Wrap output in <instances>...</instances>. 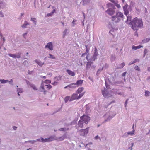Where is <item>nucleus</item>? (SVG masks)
<instances>
[{"label":"nucleus","mask_w":150,"mask_h":150,"mask_svg":"<svg viewBox=\"0 0 150 150\" xmlns=\"http://www.w3.org/2000/svg\"><path fill=\"white\" fill-rule=\"evenodd\" d=\"M139 59H136L135 60L133 61L132 63H134L137 62H139Z\"/></svg>","instance_id":"41"},{"label":"nucleus","mask_w":150,"mask_h":150,"mask_svg":"<svg viewBox=\"0 0 150 150\" xmlns=\"http://www.w3.org/2000/svg\"><path fill=\"white\" fill-rule=\"evenodd\" d=\"M81 120H82L85 124H87L90 120V117L87 115H83L80 117Z\"/></svg>","instance_id":"4"},{"label":"nucleus","mask_w":150,"mask_h":150,"mask_svg":"<svg viewBox=\"0 0 150 150\" xmlns=\"http://www.w3.org/2000/svg\"><path fill=\"white\" fill-rule=\"evenodd\" d=\"M17 127H16L14 126L13 127V128L14 130H16Z\"/></svg>","instance_id":"56"},{"label":"nucleus","mask_w":150,"mask_h":150,"mask_svg":"<svg viewBox=\"0 0 150 150\" xmlns=\"http://www.w3.org/2000/svg\"><path fill=\"white\" fill-rule=\"evenodd\" d=\"M113 31L112 30H110V31H109V33H111V34H112V32Z\"/></svg>","instance_id":"61"},{"label":"nucleus","mask_w":150,"mask_h":150,"mask_svg":"<svg viewBox=\"0 0 150 150\" xmlns=\"http://www.w3.org/2000/svg\"><path fill=\"white\" fill-rule=\"evenodd\" d=\"M19 91V92H18V95L19 96L20 95L19 94V93H22V90L21 89H19L18 90V91Z\"/></svg>","instance_id":"45"},{"label":"nucleus","mask_w":150,"mask_h":150,"mask_svg":"<svg viewBox=\"0 0 150 150\" xmlns=\"http://www.w3.org/2000/svg\"><path fill=\"white\" fill-rule=\"evenodd\" d=\"M52 84L53 85H55L57 84V82H54L52 83Z\"/></svg>","instance_id":"52"},{"label":"nucleus","mask_w":150,"mask_h":150,"mask_svg":"<svg viewBox=\"0 0 150 150\" xmlns=\"http://www.w3.org/2000/svg\"><path fill=\"white\" fill-rule=\"evenodd\" d=\"M99 138V137L98 136H96L95 137V139H98Z\"/></svg>","instance_id":"53"},{"label":"nucleus","mask_w":150,"mask_h":150,"mask_svg":"<svg viewBox=\"0 0 150 150\" xmlns=\"http://www.w3.org/2000/svg\"><path fill=\"white\" fill-rule=\"evenodd\" d=\"M115 8H113V9L109 8L106 12L107 13L110 15H112L115 13Z\"/></svg>","instance_id":"7"},{"label":"nucleus","mask_w":150,"mask_h":150,"mask_svg":"<svg viewBox=\"0 0 150 150\" xmlns=\"http://www.w3.org/2000/svg\"><path fill=\"white\" fill-rule=\"evenodd\" d=\"M29 25V24L28 23L27 21H25V23L22 26L23 28H25L26 27V26L27 25Z\"/></svg>","instance_id":"28"},{"label":"nucleus","mask_w":150,"mask_h":150,"mask_svg":"<svg viewBox=\"0 0 150 150\" xmlns=\"http://www.w3.org/2000/svg\"><path fill=\"white\" fill-rule=\"evenodd\" d=\"M31 20L34 22L35 24H36V22L35 21L36 19L35 18H31Z\"/></svg>","instance_id":"36"},{"label":"nucleus","mask_w":150,"mask_h":150,"mask_svg":"<svg viewBox=\"0 0 150 150\" xmlns=\"http://www.w3.org/2000/svg\"><path fill=\"white\" fill-rule=\"evenodd\" d=\"M41 88L42 89V90H44L45 88H44V86L42 84L41 86Z\"/></svg>","instance_id":"48"},{"label":"nucleus","mask_w":150,"mask_h":150,"mask_svg":"<svg viewBox=\"0 0 150 150\" xmlns=\"http://www.w3.org/2000/svg\"><path fill=\"white\" fill-rule=\"evenodd\" d=\"M150 40V39L146 38L145 40H143L142 41L143 42H148Z\"/></svg>","instance_id":"38"},{"label":"nucleus","mask_w":150,"mask_h":150,"mask_svg":"<svg viewBox=\"0 0 150 150\" xmlns=\"http://www.w3.org/2000/svg\"><path fill=\"white\" fill-rule=\"evenodd\" d=\"M134 69L137 71H140V69L139 67L137 65L135 66L134 67Z\"/></svg>","instance_id":"29"},{"label":"nucleus","mask_w":150,"mask_h":150,"mask_svg":"<svg viewBox=\"0 0 150 150\" xmlns=\"http://www.w3.org/2000/svg\"><path fill=\"white\" fill-rule=\"evenodd\" d=\"M31 87L33 88V89L35 90H37V89L36 87V86L34 85H32L31 86Z\"/></svg>","instance_id":"30"},{"label":"nucleus","mask_w":150,"mask_h":150,"mask_svg":"<svg viewBox=\"0 0 150 150\" xmlns=\"http://www.w3.org/2000/svg\"><path fill=\"white\" fill-rule=\"evenodd\" d=\"M128 7V5H126L125 6H124L123 7V9L124 10L125 9H127V8Z\"/></svg>","instance_id":"42"},{"label":"nucleus","mask_w":150,"mask_h":150,"mask_svg":"<svg viewBox=\"0 0 150 150\" xmlns=\"http://www.w3.org/2000/svg\"><path fill=\"white\" fill-rule=\"evenodd\" d=\"M95 53H96V52H97V50L96 47L95 48Z\"/></svg>","instance_id":"57"},{"label":"nucleus","mask_w":150,"mask_h":150,"mask_svg":"<svg viewBox=\"0 0 150 150\" xmlns=\"http://www.w3.org/2000/svg\"><path fill=\"white\" fill-rule=\"evenodd\" d=\"M71 99V97L69 96H66L64 98L65 103H66L68 101H71L70 100Z\"/></svg>","instance_id":"19"},{"label":"nucleus","mask_w":150,"mask_h":150,"mask_svg":"<svg viewBox=\"0 0 150 150\" xmlns=\"http://www.w3.org/2000/svg\"><path fill=\"white\" fill-rule=\"evenodd\" d=\"M84 123L81 120H80L78 122V127L81 128H82L83 127V124Z\"/></svg>","instance_id":"10"},{"label":"nucleus","mask_w":150,"mask_h":150,"mask_svg":"<svg viewBox=\"0 0 150 150\" xmlns=\"http://www.w3.org/2000/svg\"><path fill=\"white\" fill-rule=\"evenodd\" d=\"M53 14H51V12L50 13H48V14H47V16H51Z\"/></svg>","instance_id":"50"},{"label":"nucleus","mask_w":150,"mask_h":150,"mask_svg":"<svg viewBox=\"0 0 150 150\" xmlns=\"http://www.w3.org/2000/svg\"><path fill=\"white\" fill-rule=\"evenodd\" d=\"M8 81L9 82V83H10V82H12V83L13 82V80H12V79H11V81Z\"/></svg>","instance_id":"62"},{"label":"nucleus","mask_w":150,"mask_h":150,"mask_svg":"<svg viewBox=\"0 0 150 150\" xmlns=\"http://www.w3.org/2000/svg\"><path fill=\"white\" fill-rule=\"evenodd\" d=\"M126 72H125L122 74V76H125Z\"/></svg>","instance_id":"54"},{"label":"nucleus","mask_w":150,"mask_h":150,"mask_svg":"<svg viewBox=\"0 0 150 150\" xmlns=\"http://www.w3.org/2000/svg\"><path fill=\"white\" fill-rule=\"evenodd\" d=\"M46 91H44V94H46Z\"/></svg>","instance_id":"63"},{"label":"nucleus","mask_w":150,"mask_h":150,"mask_svg":"<svg viewBox=\"0 0 150 150\" xmlns=\"http://www.w3.org/2000/svg\"><path fill=\"white\" fill-rule=\"evenodd\" d=\"M42 141L43 142H48V138L44 139L43 138H41Z\"/></svg>","instance_id":"23"},{"label":"nucleus","mask_w":150,"mask_h":150,"mask_svg":"<svg viewBox=\"0 0 150 150\" xmlns=\"http://www.w3.org/2000/svg\"><path fill=\"white\" fill-rule=\"evenodd\" d=\"M8 55L10 56V57H13L16 58V55L14 54H8Z\"/></svg>","instance_id":"32"},{"label":"nucleus","mask_w":150,"mask_h":150,"mask_svg":"<svg viewBox=\"0 0 150 150\" xmlns=\"http://www.w3.org/2000/svg\"><path fill=\"white\" fill-rule=\"evenodd\" d=\"M84 90V88L83 87H80L76 91V93L77 94H81Z\"/></svg>","instance_id":"12"},{"label":"nucleus","mask_w":150,"mask_h":150,"mask_svg":"<svg viewBox=\"0 0 150 150\" xmlns=\"http://www.w3.org/2000/svg\"><path fill=\"white\" fill-rule=\"evenodd\" d=\"M131 148H130V147H129V149H130L131 150H132V147H133V145H134V143H132L131 144Z\"/></svg>","instance_id":"44"},{"label":"nucleus","mask_w":150,"mask_h":150,"mask_svg":"<svg viewBox=\"0 0 150 150\" xmlns=\"http://www.w3.org/2000/svg\"><path fill=\"white\" fill-rule=\"evenodd\" d=\"M66 137L65 136H62L61 137H60L59 138H57L56 137L55 139V140H59V141H62L64 140L65 139V138Z\"/></svg>","instance_id":"16"},{"label":"nucleus","mask_w":150,"mask_h":150,"mask_svg":"<svg viewBox=\"0 0 150 150\" xmlns=\"http://www.w3.org/2000/svg\"><path fill=\"white\" fill-rule=\"evenodd\" d=\"M128 100V99H127L126 100V101L125 102V107H126V106L127 105Z\"/></svg>","instance_id":"43"},{"label":"nucleus","mask_w":150,"mask_h":150,"mask_svg":"<svg viewBox=\"0 0 150 150\" xmlns=\"http://www.w3.org/2000/svg\"><path fill=\"white\" fill-rule=\"evenodd\" d=\"M44 82L45 83L47 84L50 83L51 82L50 80H46L44 81Z\"/></svg>","instance_id":"34"},{"label":"nucleus","mask_w":150,"mask_h":150,"mask_svg":"<svg viewBox=\"0 0 150 150\" xmlns=\"http://www.w3.org/2000/svg\"><path fill=\"white\" fill-rule=\"evenodd\" d=\"M75 22V20L74 19L73 21V22H72V23L73 24H74V22Z\"/></svg>","instance_id":"60"},{"label":"nucleus","mask_w":150,"mask_h":150,"mask_svg":"<svg viewBox=\"0 0 150 150\" xmlns=\"http://www.w3.org/2000/svg\"><path fill=\"white\" fill-rule=\"evenodd\" d=\"M55 12V9H54L51 12V14H53Z\"/></svg>","instance_id":"51"},{"label":"nucleus","mask_w":150,"mask_h":150,"mask_svg":"<svg viewBox=\"0 0 150 150\" xmlns=\"http://www.w3.org/2000/svg\"><path fill=\"white\" fill-rule=\"evenodd\" d=\"M45 48H47L51 50H53V45L52 42H50L48 43L45 46Z\"/></svg>","instance_id":"8"},{"label":"nucleus","mask_w":150,"mask_h":150,"mask_svg":"<svg viewBox=\"0 0 150 150\" xmlns=\"http://www.w3.org/2000/svg\"><path fill=\"white\" fill-rule=\"evenodd\" d=\"M132 28L134 30H137L138 28L142 27L143 23L141 19H138L137 17L134 18L132 21Z\"/></svg>","instance_id":"1"},{"label":"nucleus","mask_w":150,"mask_h":150,"mask_svg":"<svg viewBox=\"0 0 150 150\" xmlns=\"http://www.w3.org/2000/svg\"><path fill=\"white\" fill-rule=\"evenodd\" d=\"M67 87H69V86H68V85L65 87L64 88L65 89L67 88Z\"/></svg>","instance_id":"64"},{"label":"nucleus","mask_w":150,"mask_h":150,"mask_svg":"<svg viewBox=\"0 0 150 150\" xmlns=\"http://www.w3.org/2000/svg\"><path fill=\"white\" fill-rule=\"evenodd\" d=\"M85 92L79 94L78 95L77 93H73L71 97L70 101H73L75 100H78L81 98L84 95Z\"/></svg>","instance_id":"2"},{"label":"nucleus","mask_w":150,"mask_h":150,"mask_svg":"<svg viewBox=\"0 0 150 150\" xmlns=\"http://www.w3.org/2000/svg\"><path fill=\"white\" fill-rule=\"evenodd\" d=\"M0 17H3L4 15L1 11H0Z\"/></svg>","instance_id":"47"},{"label":"nucleus","mask_w":150,"mask_h":150,"mask_svg":"<svg viewBox=\"0 0 150 150\" xmlns=\"http://www.w3.org/2000/svg\"><path fill=\"white\" fill-rule=\"evenodd\" d=\"M122 17V13L121 12H117L115 16L112 17V21L117 22L120 20V18Z\"/></svg>","instance_id":"3"},{"label":"nucleus","mask_w":150,"mask_h":150,"mask_svg":"<svg viewBox=\"0 0 150 150\" xmlns=\"http://www.w3.org/2000/svg\"><path fill=\"white\" fill-rule=\"evenodd\" d=\"M134 132H135V130H134V129H133V130L132 131L128 132L127 133V134L130 135L131 136H132L134 134Z\"/></svg>","instance_id":"20"},{"label":"nucleus","mask_w":150,"mask_h":150,"mask_svg":"<svg viewBox=\"0 0 150 150\" xmlns=\"http://www.w3.org/2000/svg\"><path fill=\"white\" fill-rule=\"evenodd\" d=\"M67 29H66L64 31V33H63V35L64 36L66 34V33L67 32Z\"/></svg>","instance_id":"40"},{"label":"nucleus","mask_w":150,"mask_h":150,"mask_svg":"<svg viewBox=\"0 0 150 150\" xmlns=\"http://www.w3.org/2000/svg\"><path fill=\"white\" fill-rule=\"evenodd\" d=\"M56 137H55V136H51L49 138H48V141H53L54 140H55V139Z\"/></svg>","instance_id":"21"},{"label":"nucleus","mask_w":150,"mask_h":150,"mask_svg":"<svg viewBox=\"0 0 150 150\" xmlns=\"http://www.w3.org/2000/svg\"><path fill=\"white\" fill-rule=\"evenodd\" d=\"M86 51L85 53L86 54H87L88 53V52H89V51L90 50V48L89 47H88L86 45Z\"/></svg>","instance_id":"27"},{"label":"nucleus","mask_w":150,"mask_h":150,"mask_svg":"<svg viewBox=\"0 0 150 150\" xmlns=\"http://www.w3.org/2000/svg\"><path fill=\"white\" fill-rule=\"evenodd\" d=\"M83 80H78L77 82L75 83V85H77V86H76V87H78V86H81L83 83Z\"/></svg>","instance_id":"11"},{"label":"nucleus","mask_w":150,"mask_h":150,"mask_svg":"<svg viewBox=\"0 0 150 150\" xmlns=\"http://www.w3.org/2000/svg\"><path fill=\"white\" fill-rule=\"evenodd\" d=\"M47 74L48 75H50V76H51L52 75V74L51 73H49Z\"/></svg>","instance_id":"55"},{"label":"nucleus","mask_w":150,"mask_h":150,"mask_svg":"<svg viewBox=\"0 0 150 150\" xmlns=\"http://www.w3.org/2000/svg\"><path fill=\"white\" fill-rule=\"evenodd\" d=\"M124 14L127 16L129 13V11L127 9H125L124 10Z\"/></svg>","instance_id":"26"},{"label":"nucleus","mask_w":150,"mask_h":150,"mask_svg":"<svg viewBox=\"0 0 150 150\" xmlns=\"http://www.w3.org/2000/svg\"><path fill=\"white\" fill-rule=\"evenodd\" d=\"M91 66V63L89 62H88L87 63L86 66V69H87L88 68H90Z\"/></svg>","instance_id":"25"},{"label":"nucleus","mask_w":150,"mask_h":150,"mask_svg":"<svg viewBox=\"0 0 150 150\" xmlns=\"http://www.w3.org/2000/svg\"><path fill=\"white\" fill-rule=\"evenodd\" d=\"M89 128V127H87L85 129L80 130L79 131L81 132L80 135L84 136L86 135L88 133Z\"/></svg>","instance_id":"6"},{"label":"nucleus","mask_w":150,"mask_h":150,"mask_svg":"<svg viewBox=\"0 0 150 150\" xmlns=\"http://www.w3.org/2000/svg\"><path fill=\"white\" fill-rule=\"evenodd\" d=\"M8 81L7 80H5L4 79H0V81L2 83H5L8 82Z\"/></svg>","instance_id":"24"},{"label":"nucleus","mask_w":150,"mask_h":150,"mask_svg":"<svg viewBox=\"0 0 150 150\" xmlns=\"http://www.w3.org/2000/svg\"><path fill=\"white\" fill-rule=\"evenodd\" d=\"M67 72L68 73V74L71 76H74L75 75V73L74 72L72 71L71 70H70L69 69H67L66 70Z\"/></svg>","instance_id":"13"},{"label":"nucleus","mask_w":150,"mask_h":150,"mask_svg":"<svg viewBox=\"0 0 150 150\" xmlns=\"http://www.w3.org/2000/svg\"><path fill=\"white\" fill-rule=\"evenodd\" d=\"M102 93L103 95L105 98H108L112 96V91H110V93H109L105 88L104 89V90H102Z\"/></svg>","instance_id":"5"},{"label":"nucleus","mask_w":150,"mask_h":150,"mask_svg":"<svg viewBox=\"0 0 150 150\" xmlns=\"http://www.w3.org/2000/svg\"><path fill=\"white\" fill-rule=\"evenodd\" d=\"M85 54H86L85 53L81 55L82 56H84Z\"/></svg>","instance_id":"59"},{"label":"nucleus","mask_w":150,"mask_h":150,"mask_svg":"<svg viewBox=\"0 0 150 150\" xmlns=\"http://www.w3.org/2000/svg\"><path fill=\"white\" fill-rule=\"evenodd\" d=\"M35 62L40 66L41 67L42 66L43 64H44V62H41L39 60H35Z\"/></svg>","instance_id":"17"},{"label":"nucleus","mask_w":150,"mask_h":150,"mask_svg":"<svg viewBox=\"0 0 150 150\" xmlns=\"http://www.w3.org/2000/svg\"><path fill=\"white\" fill-rule=\"evenodd\" d=\"M107 5L108 7H111L113 8H115L114 7V5L113 4L110 3L107 4Z\"/></svg>","instance_id":"22"},{"label":"nucleus","mask_w":150,"mask_h":150,"mask_svg":"<svg viewBox=\"0 0 150 150\" xmlns=\"http://www.w3.org/2000/svg\"><path fill=\"white\" fill-rule=\"evenodd\" d=\"M126 23L129 24L130 23H132L131 21V17L128 16H127V19L126 21H125Z\"/></svg>","instance_id":"14"},{"label":"nucleus","mask_w":150,"mask_h":150,"mask_svg":"<svg viewBox=\"0 0 150 150\" xmlns=\"http://www.w3.org/2000/svg\"><path fill=\"white\" fill-rule=\"evenodd\" d=\"M110 1L114 4V5L116 6L118 8H121V6L119 4H118V1L114 0H109Z\"/></svg>","instance_id":"9"},{"label":"nucleus","mask_w":150,"mask_h":150,"mask_svg":"<svg viewBox=\"0 0 150 150\" xmlns=\"http://www.w3.org/2000/svg\"><path fill=\"white\" fill-rule=\"evenodd\" d=\"M50 57H49L50 58H52L53 59H55V57L53 55H51V54H49Z\"/></svg>","instance_id":"37"},{"label":"nucleus","mask_w":150,"mask_h":150,"mask_svg":"<svg viewBox=\"0 0 150 150\" xmlns=\"http://www.w3.org/2000/svg\"><path fill=\"white\" fill-rule=\"evenodd\" d=\"M143 46H142L139 45L137 46H135L134 45H133L132 46V48L133 50H137L138 49H139L141 47H143Z\"/></svg>","instance_id":"18"},{"label":"nucleus","mask_w":150,"mask_h":150,"mask_svg":"<svg viewBox=\"0 0 150 150\" xmlns=\"http://www.w3.org/2000/svg\"><path fill=\"white\" fill-rule=\"evenodd\" d=\"M150 94V92L148 91H146L145 92V95L146 96H149Z\"/></svg>","instance_id":"35"},{"label":"nucleus","mask_w":150,"mask_h":150,"mask_svg":"<svg viewBox=\"0 0 150 150\" xmlns=\"http://www.w3.org/2000/svg\"><path fill=\"white\" fill-rule=\"evenodd\" d=\"M68 86H69V87L70 88L72 89L75 88L76 87V86L75 83H72L68 85Z\"/></svg>","instance_id":"15"},{"label":"nucleus","mask_w":150,"mask_h":150,"mask_svg":"<svg viewBox=\"0 0 150 150\" xmlns=\"http://www.w3.org/2000/svg\"><path fill=\"white\" fill-rule=\"evenodd\" d=\"M147 52L148 51L147 49H145L144 51V56H145V55L147 53Z\"/></svg>","instance_id":"39"},{"label":"nucleus","mask_w":150,"mask_h":150,"mask_svg":"<svg viewBox=\"0 0 150 150\" xmlns=\"http://www.w3.org/2000/svg\"><path fill=\"white\" fill-rule=\"evenodd\" d=\"M46 86H47V88L48 89H50L52 88V86L50 85H46Z\"/></svg>","instance_id":"33"},{"label":"nucleus","mask_w":150,"mask_h":150,"mask_svg":"<svg viewBox=\"0 0 150 150\" xmlns=\"http://www.w3.org/2000/svg\"><path fill=\"white\" fill-rule=\"evenodd\" d=\"M33 73V71H28V74H32Z\"/></svg>","instance_id":"49"},{"label":"nucleus","mask_w":150,"mask_h":150,"mask_svg":"<svg viewBox=\"0 0 150 150\" xmlns=\"http://www.w3.org/2000/svg\"><path fill=\"white\" fill-rule=\"evenodd\" d=\"M84 4H87L89 2V0H83Z\"/></svg>","instance_id":"31"},{"label":"nucleus","mask_w":150,"mask_h":150,"mask_svg":"<svg viewBox=\"0 0 150 150\" xmlns=\"http://www.w3.org/2000/svg\"><path fill=\"white\" fill-rule=\"evenodd\" d=\"M27 33H24V34H23V36L24 37H25V36L26 35H27Z\"/></svg>","instance_id":"58"},{"label":"nucleus","mask_w":150,"mask_h":150,"mask_svg":"<svg viewBox=\"0 0 150 150\" xmlns=\"http://www.w3.org/2000/svg\"><path fill=\"white\" fill-rule=\"evenodd\" d=\"M19 58L20 57V54H18L16 55V58Z\"/></svg>","instance_id":"46"}]
</instances>
